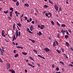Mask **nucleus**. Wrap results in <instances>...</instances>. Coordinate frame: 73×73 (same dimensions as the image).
I'll use <instances>...</instances> for the list:
<instances>
[{
	"label": "nucleus",
	"mask_w": 73,
	"mask_h": 73,
	"mask_svg": "<svg viewBox=\"0 0 73 73\" xmlns=\"http://www.w3.org/2000/svg\"><path fill=\"white\" fill-rule=\"evenodd\" d=\"M5 33V32H4V30H3L2 31L1 35L3 36V37H5L6 36V35H4Z\"/></svg>",
	"instance_id": "nucleus-1"
},
{
	"label": "nucleus",
	"mask_w": 73,
	"mask_h": 73,
	"mask_svg": "<svg viewBox=\"0 0 73 73\" xmlns=\"http://www.w3.org/2000/svg\"><path fill=\"white\" fill-rule=\"evenodd\" d=\"M30 29L31 31H32L34 29V28H33V25H32L30 27Z\"/></svg>",
	"instance_id": "nucleus-2"
},
{
	"label": "nucleus",
	"mask_w": 73,
	"mask_h": 73,
	"mask_svg": "<svg viewBox=\"0 0 73 73\" xmlns=\"http://www.w3.org/2000/svg\"><path fill=\"white\" fill-rule=\"evenodd\" d=\"M44 50L46 52H48L50 51V50H49L48 48H45Z\"/></svg>",
	"instance_id": "nucleus-3"
},
{
	"label": "nucleus",
	"mask_w": 73,
	"mask_h": 73,
	"mask_svg": "<svg viewBox=\"0 0 73 73\" xmlns=\"http://www.w3.org/2000/svg\"><path fill=\"white\" fill-rule=\"evenodd\" d=\"M10 64L8 63L6 64V66L7 69H8L10 68Z\"/></svg>",
	"instance_id": "nucleus-4"
},
{
	"label": "nucleus",
	"mask_w": 73,
	"mask_h": 73,
	"mask_svg": "<svg viewBox=\"0 0 73 73\" xmlns=\"http://www.w3.org/2000/svg\"><path fill=\"white\" fill-rule=\"evenodd\" d=\"M27 32L30 33H33V32H32L31 31H30V30H29V28H27Z\"/></svg>",
	"instance_id": "nucleus-5"
},
{
	"label": "nucleus",
	"mask_w": 73,
	"mask_h": 73,
	"mask_svg": "<svg viewBox=\"0 0 73 73\" xmlns=\"http://www.w3.org/2000/svg\"><path fill=\"white\" fill-rule=\"evenodd\" d=\"M54 8L56 11H58V6H57L55 5H54Z\"/></svg>",
	"instance_id": "nucleus-6"
},
{
	"label": "nucleus",
	"mask_w": 73,
	"mask_h": 73,
	"mask_svg": "<svg viewBox=\"0 0 73 73\" xmlns=\"http://www.w3.org/2000/svg\"><path fill=\"white\" fill-rule=\"evenodd\" d=\"M44 28H45V26H44V25H42L40 27V29H44Z\"/></svg>",
	"instance_id": "nucleus-7"
},
{
	"label": "nucleus",
	"mask_w": 73,
	"mask_h": 73,
	"mask_svg": "<svg viewBox=\"0 0 73 73\" xmlns=\"http://www.w3.org/2000/svg\"><path fill=\"white\" fill-rule=\"evenodd\" d=\"M52 14L50 13H48V18H50V17H51Z\"/></svg>",
	"instance_id": "nucleus-8"
},
{
	"label": "nucleus",
	"mask_w": 73,
	"mask_h": 73,
	"mask_svg": "<svg viewBox=\"0 0 73 73\" xmlns=\"http://www.w3.org/2000/svg\"><path fill=\"white\" fill-rule=\"evenodd\" d=\"M15 34L16 35H17V36L19 37V32H18V30H17L16 32H15Z\"/></svg>",
	"instance_id": "nucleus-9"
},
{
	"label": "nucleus",
	"mask_w": 73,
	"mask_h": 73,
	"mask_svg": "<svg viewBox=\"0 0 73 73\" xmlns=\"http://www.w3.org/2000/svg\"><path fill=\"white\" fill-rule=\"evenodd\" d=\"M28 65H30V66H32V67H33V68H35V66H33L32 64H31L29 63H28Z\"/></svg>",
	"instance_id": "nucleus-10"
},
{
	"label": "nucleus",
	"mask_w": 73,
	"mask_h": 73,
	"mask_svg": "<svg viewBox=\"0 0 73 73\" xmlns=\"http://www.w3.org/2000/svg\"><path fill=\"white\" fill-rule=\"evenodd\" d=\"M37 35H39V36H41V35H42V34L41 32L39 31V33L37 34Z\"/></svg>",
	"instance_id": "nucleus-11"
},
{
	"label": "nucleus",
	"mask_w": 73,
	"mask_h": 73,
	"mask_svg": "<svg viewBox=\"0 0 73 73\" xmlns=\"http://www.w3.org/2000/svg\"><path fill=\"white\" fill-rule=\"evenodd\" d=\"M10 11H12L10 12H13V8L11 7V8H10Z\"/></svg>",
	"instance_id": "nucleus-12"
},
{
	"label": "nucleus",
	"mask_w": 73,
	"mask_h": 73,
	"mask_svg": "<svg viewBox=\"0 0 73 73\" xmlns=\"http://www.w3.org/2000/svg\"><path fill=\"white\" fill-rule=\"evenodd\" d=\"M56 42L54 41L53 42V44L52 45L53 46H54V47H55V46H56Z\"/></svg>",
	"instance_id": "nucleus-13"
},
{
	"label": "nucleus",
	"mask_w": 73,
	"mask_h": 73,
	"mask_svg": "<svg viewBox=\"0 0 73 73\" xmlns=\"http://www.w3.org/2000/svg\"><path fill=\"white\" fill-rule=\"evenodd\" d=\"M61 33L63 35H64V31L63 29L62 30Z\"/></svg>",
	"instance_id": "nucleus-14"
},
{
	"label": "nucleus",
	"mask_w": 73,
	"mask_h": 73,
	"mask_svg": "<svg viewBox=\"0 0 73 73\" xmlns=\"http://www.w3.org/2000/svg\"><path fill=\"white\" fill-rule=\"evenodd\" d=\"M66 43L67 46H69V43H68V42H66Z\"/></svg>",
	"instance_id": "nucleus-15"
},
{
	"label": "nucleus",
	"mask_w": 73,
	"mask_h": 73,
	"mask_svg": "<svg viewBox=\"0 0 73 73\" xmlns=\"http://www.w3.org/2000/svg\"><path fill=\"white\" fill-rule=\"evenodd\" d=\"M29 58L30 59H31V60H33V61H35V60H34V59H33V58L31 57V56H30L29 57Z\"/></svg>",
	"instance_id": "nucleus-16"
},
{
	"label": "nucleus",
	"mask_w": 73,
	"mask_h": 73,
	"mask_svg": "<svg viewBox=\"0 0 73 73\" xmlns=\"http://www.w3.org/2000/svg\"><path fill=\"white\" fill-rule=\"evenodd\" d=\"M48 1L50 3V4H51L52 5H53V2L50 1V0H49Z\"/></svg>",
	"instance_id": "nucleus-17"
},
{
	"label": "nucleus",
	"mask_w": 73,
	"mask_h": 73,
	"mask_svg": "<svg viewBox=\"0 0 73 73\" xmlns=\"http://www.w3.org/2000/svg\"><path fill=\"white\" fill-rule=\"evenodd\" d=\"M12 13H13V12H10V17H12Z\"/></svg>",
	"instance_id": "nucleus-18"
},
{
	"label": "nucleus",
	"mask_w": 73,
	"mask_h": 73,
	"mask_svg": "<svg viewBox=\"0 0 73 73\" xmlns=\"http://www.w3.org/2000/svg\"><path fill=\"white\" fill-rule=\"evenodd\" d=\"M22 53L23 54H24V55H25V56H26V55H27V53L26 52H22Z\"/></svg>",
	"instance_id": "nucleus-19"
},
{
	"label": "nucleus",
	"mask_w": 73,
	"mask_h": 73,
	"mask_svg": "<svg viewBox=\"0 0 73 73\" xmlns=\"http://www.w3.org/2000/svg\"><path fill=\"white\" fill-rule=\"evenodd\" d=\"M25 7H29V5L28 4V3H25Z\"/></svg>",
	"instance_id": "nucleus-20"
},
{
	"label": "nucleus",
	"mask_w": 73,
	"mask_h": 73,
	"mask_svg": "<svg viewBox=\"0 0 73 73\" xmlns=\"http://www.w3.org/2000/svg\"><path fill=\"white\" fill-rule=\"evenodd\" d=\"M29 40H30L31 41H32V42H33V43H35V40H32L31 39H29Z\"/></svg>",
	"instance_id": "nucleus-21"
},
{
	"label": "nucleus",
	"mask_w": 73,
	"mask_h": 73,
	"mask_svg": "<svg viewBox=\"0 0 73 73\" xmlns=\"http://www.w3.org/2000/svg\"><path fill=\"white\" fill-rule=\"evenodd\" d=\"M66 27V25H65L64 24H62L61 27Z\"/></svg>",
	"instance_id": "nucleus-22"
},
{
	"label": "nucleus",
	"mask_w": 73,
	"mask_h": 73,
	"mask_svg": "<svg viewBox=\"0 0 73 73\" xmlns=\"http://www.w3.org/2000/svg\"><path fill=\"white\" fill-rule=\"evenodd\" d=\"M15 57L17 58V57H19V54H17L14 56Z\"/></svg>",
	"instance_id": "nucleus-23"
},
{
	"label": "nucleus",
	"mask_w": 73,
	"mask_h": 73,
	"mask_svg": "<svg viewBox=\"0 0 73 73\" xmlns=\"http://www.w3.org/2000/svg\"><path fill=\"white\" fill-rule=\"evenodd\" d=\"M16 5L17 6H19V3L18 1L17 2Z\"/></svg>",
	"instance_id": "nucleus-24"
},
{
	"label": "nucleus",
	"mask_w": 73,
	"mask_h": 73,
	"mask_svg": "<svg viewBox=\"0 0 73 73\" xmlns=\"http://www.w3.org/2000/svg\"><path fill=\"white\" fill-rule=\"evenodd\" d=\"M4 13H5V14H7V13H8V11L7 10L6 11H4Z\"/></svg>",
	"instance_id": "nucleus-25"
},
{
	"label": "nucleus",
	"mask_w": 73,
	"mask_h": 73,
	"mask_svg": "<svg viewBox=\"0 0 73 73\" xmlns=\"http://www.w3.org/2000/svg\"><path fill=\"white\" fill-rule=\"evenodd\" d=\"M48 14L49 13H45V15L46 16H47V17H48Z\"/></svg>",
	"instance_id": "nucleus-26"
},
{
	"label": "nucleus",
	"mask_w": 73,
	"mask_h": 73,
	"mask_svg": "<svg viewBox=\"0 0 73 73\" xmlns=\"http://www.w3.org/2000/svg\"><path fill=\"white\" fill-rule=\"evenodd\" d=\"M65 38H69V36L68 35H65Z\"/></svg>",
	"instance_id": "nucleus-27"
},
{
	"label": "nucleus",
	"mask_w": 73,
	"mask_h": 73,
	"mask_svg": "<svg viewBox=\"0 0 73 73\" xmlns=\"http://www.w3.org/2000/svg\"><path fill=\"white\" fill-rule=\"evenodd\" d=\"M17 25H18L19 27H21V24L20 23H17Z\"/></svg>",
	"instance_id": "nucleus-28"
},
{
	"label": "nucleus",
	"mask_w": 73,
	"mask_h": 73,
	"mask_svg": "<svg viewBox=\"0 0 73 73\" xmlns=\"http://www.w3.org/2000/svg\"><path fill=\"white\" fill-rule=\"evenodd\" d=\"M57 52H58V53H61V51L59 50H57Z\"/></svg>",
	"instance_id": "nucleus-29"
},
{
	"label": "nucleus",
	"mask_w": 73,
	"mask_h": 73,
	"mask_svg": "<svg viewBox=\"0 0 73 73\" xmlns=\"http://www.w3.org/2000/svg\"><path fill=\"white\" fill-rule=\"evenodd\" d=\"M44 8H46L47 7H48V6H47V5H44Z\"/></svg>",
	"instance_id": "nucleus-30"
},
{
	"label": "nucleus",
	"mask_w": 73,
	"mask_h": 73,
	"mask_svg": "<svg viewBox=\"0 0 73 73\" xmlns=\"http://www.w3.org/2000/svg\"><path fill=\"white\" fill-rule=\"evenodd\" d=\"M11 72L12 73H15V71H14L13 70H12Z\"/></svg>",
	"instance_id": "nucleus-31"
},
{
	"label": "nucleus",
	"mask_w": 73,
	"mask_h": 73,
	"mask_svg": "<svg viewBox=\"0 0 73 73\" xmlns=\"http://www.w3.org/2000/svg\"><path fill=\"white\" fill-rule=\"evenodd\" d=\"M51 23H52V25H53L54 24V22H53V21H51Z\"/></svg>",
	"instance_id": "nucleus-32"
},
{
	"label": "nucleus",
	"mask_w": 73,
	"mask_h": 73,
	"mask_svg": "<svg viewBox=\"0 0 73 73\" xmlns=\"http://www.w3.org/2000/svg\"><path fill=\"white\" fill-rule=\"evenodd\" d=\"M33 51H34L36 53H37V50H34Z\"/></svg>",
	"instance_id": "nucleus-33"
},
{
	"label": "nucleus",
	"mask_w": 73,
	"mask_h": 73,
	"mask_svg": "<svg viewBox=\"0 0 73 73\" xmlns=\"http://www.w3.org/2000/svg\"><path fill=\"white\" fill-rule=\"evenodd\" d=\"M13 38H14L15 39V40H16V36H15V35H14Z\"/></svg>",
	"instance_id": "nucleus-34"
},
{
	"label": "nucleus",
	"mask_w": 73,
	"mask_h": 73,
	"mask_svg": "<svg viewBox=\"0 0 73 73\" xmlns=\"http://www.w3.org/2000/svg\"><path fill=\"white\" fill-rule=\"evenodd\" d=\"M57 24L58 25V26H60V24H59V23H58V22H57Z\"/></svg>",
	"instance_id": "nucleus-35"
},
{
	"label": "nucleus",
	"mask_w": 73,
	"mask_h": 73,
	"mask_svg": "<svg viewBox=\"0 0 73 73\" xmlns=\"http://www.w3.org/2000/svg\"><path fill=\"white\" fill-rule=\"evenodd\" d=\"M55 42H56V44H57V45H58V42H57V40H55Z\"/></svg>",
	"instance_id": "nucleus-36"
},
{
	"label": "nucleus",
	"mask_w": 73,
	"mask_h": 73,
	"mask_svg": "<svg viewBox=\"0 0 73 73\" xmlns=\"http://www.w3.org/2000/svg\"><path fill=\"white\" fill-rule=\"evenodd\" d=\"M66 34L67 35H69V32H68V31H67V30H66Z\"/></svg>",
	"instance_id": "nucleus-37"
},
{
	"label": "nucleus",
	"mask_w": 73,
	"mask_h": 73,
	"mask_svg": "<svg viewBox=\"0 0 73 73\" xmlns=\"http://www.w3.org/2000/svg\"><path fill=\"white\" fill-rule=\"evenodd\" d=\"M59 12H60V11H61V8L60 7L59 9Z\"/></svg>",
	"instance_id": "nucleus-38"
},
{
	"label": "nucleus",
	"mask_w": 73,
	"mask_h": 73,
	"mask_svg": "<svg viewBox=\"0 0 73 73\" xmlns=\"http://www.w3.org/2000/svg\"><path fill=\"white\" fill-rule=\"evenodd\" d=\"M0 62H3V61L2 60V59L0 58Z\"/></svg>",
	"instance_id": "nucleus-39"
},
{
	"label": "nucleus",
	"mask_w": 73,
	"mask_h": 73,
	"mask_svg": "<svg viewBox=\"0 0 73 73\" xmlns=\"http://www.w3.org/2000/svg\"><path fill=\"white\" fill-rule=\"evenodd\" d=\"M24 18H25V19L26 20H27V17L25 16Z\"/></svg>",
	"instance_id": "nucleus-40"
},
{
	"label": "nucleus",
	"mask_w": 73,
	"mask_h": 73,
	"mask_svg": "<svg viewBox=\"0 0 73 73\" xmlns=\"http://www.w3.org/2000/svg\"><path fill=\"white\" fill-rule=\"evenodd\" d=\"M57 36L58 37V38H60V34H58Z\"/></svg>",
	"instance_id": "nucleus-41"
},
{
	"label": "nucleus",
	"mask_w": 73,
	"mask_h": 73,
	"mask_svg": "<svg viewBox=\"0 0 73 73\" xmlns=\"http://www.w3.org/2000/svg\"><path fill=\"white\" fill-rule=\"evenodd\" d=\"M29 20L30 22H31V21H32V19L31 18H30L29 19Z\"/></svg>",
	"instance_id": "nucleus-42"
},
{
	"label": "nucleus",
	"mask_w": 73,
	"mask_h": 73,
	"mask_svg": "<svg viewBox=\"0 0 73 73\" xmlns=\"http://www.w3.org/2000/svg\"><path fill=\"white\" fill-rule=\"evenodd\" d=\"M60 64H64V62H62L61 61H60Z\"/></svg>",
	"instance_id": "nucleus-43"
},
{
	"label": "nucleus",
	"mask_w": 73,
	"mask_h": 73,
	"mask_svg": "<svg viewBox=\"0 0 73 73\" xmlns=\"http://www.w3.org/2000/svg\"><path fill=\"white\" fill-rule=\"evenodd\" d=\"M38 57H40L41 58L42 57V56H41V55H38Z\"/></svg>",
	"instance_id": "nucleus-44"
},
{
	"label": "nucleus",
	"mask_w": 73,
	"mask_h": 73,
	"mask_svg": "<svg viewBox=\"0 0 73 73\" xmlns=\"http://www.w3.org/2000/svg\"><path fill=\"white\" fill-rule=\"evenodd\" d=\"M68 32H69V33H71V30H69L68 31Z\"/></svg>",
	"instance_id": "nucleus-45"
},
{
	"label": "nucleus",
	"mask_w": 73,
	"mask_h": 73,
	"mask_svg": "<svg viewBox=\"0 0 73 73\" xmlns=\"http://www.w3.org/2000/svg\"><path fill=\"white\" fill-rule=\"evenodd\" d=\"M61 50H62V52H64V49H63V48H62L61 49Z\"/></svg>",
	"instance_id": "nucleus-46"
},
{
	"label": "nucleus",
	"mask_w": 73,
	"mask_h": 73,
	"mask_svg": "<svg viewBox=\"0 0 73 73\" xmlns=\"http://www.w3.org/2000/svg\"><path fill=\"white\" fill-rule=\"evenodd\" d=\"M20 33H21V32H20V31H19V36H21V35H20Z\"/></svg>",
	"instance_id": "nucleus-47"
},
{
	"label": "nucleus",
	"mask_w": 73,
	"mask_h": 73,
	"mask_svg": "<svg viewBox=\"0 0 73 73\" xmlns=\"http://www.w3.org/2000/svg\"><path fill=\"white\" fill-rule=\"evenodd\" d=\"M70 49L72 50V51H73V47L70 48Z\"/></svg>",
	"instance_id": "nucleus-48"
},
{
	"label": "nucleus",
	"mask_w": 73,
	"mask_h": 73,
	"mask_svg": "<svg viewBox=\"0 0 73 73\" xmlns=\"http://www.w3.org/2000/svg\"><path fill=\"white\" fill-rule=\"evenodd\" d=\"M16 47L17 48H20V46H17Z\"/></svg>",
	"instance_id": "nucleus-49"
},
{
	"label": "nucleus",
	"mask_w": 73,
	"mask_h": 73,
	"mask_svg": "<svg viewBox=\"0 0 73 73\" xmlns=\"http://www.w3.org/2000/svg\"><path fill=\"white\" fill-rule=\"evenodd\" d=\"M38 28H40V25H38Z\"/></svg>",
	"instance_id": "nucleus-50"
},
{
	"label": "nucleus",
	"mask_w": 73,
	"mask_h": 73,
	"mask_svg": "<svg viewBox=\"0 0 73 73\" xmlns=\"http://www.w3.org/2000/svg\"><path fill=\"white\" fill-rule=\"evenodd\" d=\"M62 71L63 72H65V70L64 69V68H62Z\"/></svg>",
	"instance_id": "nucleus-51"
},
{
	"label": "nucleus",
	"mask_w": 73,
	"mask_h": 73,
	"mask_svg": "<svg viewBox=\"0 0 73 73\" xmlns=\"http://www.w3.org/2000/svg\"><path fill=\"white\" fill-rule=\"evenodd\" d=\"M32 24H35V22L34 21H32Z\"/></svg>",
	"instance_id": "nucleus-52"
},
{
	"label": "nucleus",
	"mask_w": 73,
	"mask_h": 73,
	"mask_svg": "<svg viewBox=\"0 0 73 73\" xmlns=\"http://www.w3.org/2000/svg\"><path fill=\"white\" fill-rule=\"evenodd\" d=\"M15 24H14L13 25V28H15Z\"/></svg>",
	"instance_id": "nucleus-53"
},
{
	"label": "nucleus",
	"mask_w": 73,
	"mask_h": 73,
	"mask_svg": "<svg viewBox=\"0 0 73 73\" xmlns=\"http://www.w3.org/2000/svg\"><path fill=\"white\" fill-rule=\"evenodd\" d=\"M56 70H59V68H57Z\"/></svg>",
	"instance_id": "nucleus-54"
},
{
	"label": "nucleus",
	"mask_w": 73,
	"mask_h": 73,
	"mask_svg": "<svg viewBox=\"0 0 73 73\" xmlns=\"http://www.w3.org/2000/svg\"><path fill=\"white\" fill-rule=\"evenodd\" d=\"M9 19V20H11V18L10 17H8Z\"/></svg>",
	"instance_id": "nucleus-55"
},
{
	"label": "nucleus",
	"mask_w": 73,
	"mask_h": 73,
	"mask_svg": "<svg viewBox=\"0 0 73 73\" xmlns=\"http://www.w3.org/2000/svg\"><path fill=\"white\" fill-rule=\"evenodd\" d=\"M12 44H13V45H15V44H16L14 42H13Z\"/></svg>",
	"instance_id": "nucleus-56"
},
{
	"label": "nucleus",
	"mask_w": 73,
	"mask_h": 73,
	"mask_svg": "<svg viewBox=\"0 0 73 73\" xmlns=\"http://www.w3.org/2000/svg\"><path fill=\"white\" fill-rule=\"evenodd\" d=\"M13 1H14V2H16V1H17V0H13Z\"/></svg>",
	"instance_id": "nucleus-57"
},
{
	"label": "nucleus",
	"mask_w": 73,
	"mask_h": 73,
	"mask_svg": "<svg viewBox=\"0 0 73 73\" xmlns=\"http://www.w3.org/2000/svg\"><path fill=\"white\" fill-rule=\"evenodd\" d=\"M69 66H70L71 67L73 66V65L72 64H70V65H69Z\"/></svg>",
	"instance_id": "nucleus-58"
},
{
	"label": "nucleus",
	"mask_w": 73,
	"mask_h": 73,
	"mask_svg": "<svg viewBox=\"0 0 73 73\" xmlns=\"http://www.w3.org/2000/svg\"><path fill=\"white\" fill-rule=\"evenodd\" d=\"M25 73H27V70H25Z\"/></svg>",
	"instance_id": "nucleus-59"
},
{
	"label": "nucleus",
	"mask_w": 73,
	"mask_h": 73,
	"mask_svg": "<svg viewBox=\"0 0 73 73\" xmlns=\"http://www.w3.org/2000/svg\"><path fill=\"white\" fill-rule=\"evenodd\" d=\"M18 13H17V11H15V14H17Z\"/></svg>",
	"instance_id": "nucleus-60"
},
{
	"label": "nucleus",
	"mask_w": 73,
	"mask_h": 73,
	"mask_svg": "<svg viewBox=\"0 0 73 73\" xmlns=\"http://www.w3.org/2000/svg\"><path fill=\"white\" fill-rule=\"evenodd\" d=\"M2 52H4V49H2Z\"/></svg>",
	"instance_id": "nucleus-61"
},
{
	"label": "nucleus",
	"mask_w": 73,
	"mask_h": 73,
	"mask_svg": "<svg viewBox=\"0 0 73 73\" xmlns=\"http://www.w3.org/2000/svg\"><path fill=\"white\" fill-rule=\"evenodd\" d=\"M16 50H14V51H13L14 53H16Z\"/></svg>",
	"instance_id": "nucleus-62"
},
{
	"label": "nucleus",
	"mask_w": 73,
	"mask_h": 73,
	"mask_svg": "<svg viewBox=\"0 0 73 73\" xmlns=\"http://www.w3.org/2000/svg\"><path fill=\"white\" fill-rule=\"evenodd\" d=\"M20 48H21V49H23V47L20 46Z\"/></svg>",
	"instance_id": "nucleus-63"
},
{
	"label": "nucleus",
	"mask_w": 73,
	"mask_h": 73,
	"mask_svg": "<svg viewBox=\"0 0 73 73\" xmlns=\"http://www.w3.org/2000/svg\"><path fill=\"white\" fill-rule=\"evenodd\" d=\"M56 73H61V72H56Z\"/></svg>",
	"instance_id": "nucleus-64"
}]
</instances>
